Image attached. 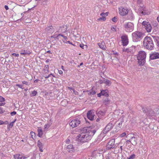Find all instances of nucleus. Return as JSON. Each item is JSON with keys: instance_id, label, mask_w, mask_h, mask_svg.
<instances>
[{"instance_id": "obj_19", "label": "nucleus", "mask_w": 159, "mask_h": 159, "mask_svg": "<svg viewBox=\"0 0 159 159\" xmlns=\"http://www.w3.org/2000/svg\"><path fill=\"white\" fill-rule=\"evenodd\" d=\"M101 94L102 95L107 97L109 96L108 91L107 90H102L101 91Z\"/></svg>"}, {"instance_id": "obj_13", "label": "nucleus", "mask_w": 159, "mask_h": 159, "mask_svg": "<svg viewBox=\"0 0 159 159\" xmlns=\"http://www.w3.org/2000/svg\"><path fill=\"white\" fill-rule=\"evenodd\" d=\"M137 13L139 15L142 16L146 15H149L150 13V11H138Z\"/></svg>"}, {"instance_id": "obj_30", "label": "nucleus", "mask_w": 159, "mask_h": 159, "mask_svg": "<svg viewBox=\"0 0 159 159\" xmlns=\"http://www.w3.org/2000/svg\"><path fill=\"white\" fill-rule=\"evenodd\" d=\"M48 67L49 66L48 65H45L44 67V70L45 73H47L48 72Z\"/></svg>"}, {"instance_id": "obj_49", "label": "nucleus", "mask_w": 159, "mask_h": 159, "mask_svg": "<svg viewBox=\"0 0 159 159\" xmlns=\"http://www.w3.org/2000/svg\"><path fill=\"white\" fill-rule=\"evenodd\" d=\"M153 25L155 27V29H157V23L156 22H155L154 23Z\"/></svg>"}, {"instance_id": "obj_8", "label": "nucleus", "mask_w": 159, "mask_h": 159, "mask_svg": "<svg viewBox=\"0 0 159 159\" xmlns=\"http://www.w3.org/2000/svg\"><path fill=\"white\" fill-rule=\"evenodd\" d=\"M142 25L144 26L147 31L148 32H150L151 31L152 27L150 23L146 21H144L142 23Z\"/></svg>"}, {"instance_id": "obj_7", "label": "nucleus", "mask_w": 159, "mask_h": 159, "mask_svg": "<svg viewBox=\"0 0 159 159\" xmlns=\"http://www.w3.org/2000/svg\"><path fill=\"white\" fill-rule=\"evenodd\" d=\"M142 110L143 112L146 113V115L150 116H152L154 115L155 112L152 109L148 107H142Z\"/></svg>"}, {"instance_id": "obj_15", "label": "nucleus", "mask_w": 159, "mask_h": 159, "mask_svg": "<svg viewBox=\"0 0 159 159\" xmlns=\"http://www.w3.org/2000/svg\"><path fill=\"white\" fill-rule=\"evenodd\" d=\"M137 139L135 137H132L127 141L130 142L133 145L135 146L137 144Z\"/></svg>"}, {"instance_id": "obj_42", "label": "nucleus", "mask_w": 159, "mask_h": 159, "mask_svg": "<svg viewBox=\"0 0 159 159\" xmlns=\"http://www.w3.org/2000/svg\"><path fill=\"white\" fill-rule=\"evenodd\" d=\"M5 100V99L2 96H0V102H3Z\"/></svg>"}, {"instance_id": "obj_35", "label": "nucleus", "mask_w": 159, "mask_h": 159, "mask_svg": "<svg viewBox=\"0 0 159 159\" xmlns=\"http://www.w3.org/2000/svg\"><path fill=\"white\" fill-rule=\"evenodd\" d=\"M37 91L35 90H34L32 92L31 96H34L37 95Z\"/></svg>"}, {"instance_id": "obj_36", "label": "nucleus", "mask_w": 159, "mask_h": 159, "mask_svg": "<svg viewBox=\"0 0 159 159\" xmlns=\"http://www.w3.org/2000/svg\"><path fill=\"white\" fill-rule=\"evenodd\" d=\"M106 20V18L104 17H100L98 19V21L102 20L103 21H105Z\"/></svg>"}, {"instance_id": "obj_26", "label": "nucleus", "mask_w": 159, "mask_h": 159, "mask_svg": "<svg viewBox=\"0 0 159 159\" xmlns=\"http://www.w3.org/2000/svg\"><path fill=\"white\" fill-rule=\"evenodd\" d=\"M154 41L157 42V45L158 47H159V38L157 36H154Z\"/></svg>"}, {"instance_id": "obj_41", "label": "nucleus", "mask_w": 159, "mask_h": 159, "mask_svg": "<svg viewBox=\"0 0 159 159\" xmlns=\"http://www.w3.org/2000/svg\"><path fill=\"white\" fill-rule=\"evenodd\" d=\"M116 27L115 26L114 27H112L111 28V30L113 32H116Z\"/></svg>"}, {"instance_id": "obj_39", "label": "nucleus", "mask_w": 159, "mask_h": 159, "mask_svg": "<svg viewBox=\"0 0 159 159\" xmlns=\"http://www.w3.org/2000/svg\"><path fill=\"white\" fill-rule=\"evenodd\" d=\"M109 131L108 130H107V129L105 128V129L102 131V133H103V134H106Z\"/></svg>"}, {"instance_id": "obj_29", "label": "nucleus", "mask_w": 159, "mask_h": 159, "mask_svg": "<svg viewBox=\"0 0 159 159\" xmlns=\"http://www.w3.org/2000/svg\"><path fill=\"white\" fill-rule=\"evenodd\" d=\"M123 121L121 120L118 123V125H117L118 129H119L122 127Z\"/></svg>"}, {"instance_id": "obj_5", "label": "nucleus", "mask_w": 159, "mask_h": 159, "mask_svg": "<svg viewBox=\"0 0 159 159\" xmlns=\"http://www.w3.org/2000/svg\"><path fill=\"white\" fill-rule=\"evenodd\" d=\"M123 26L125 31L127 32H131L134 29V24L130 22L125 23Z\"/></svg>"}, {"instance_id": "obj_18", "label": "nucleus", "mask_w": 159, "mask_h": 159, "mask_svg": "<svg viewBox=\"0 0 159 159\" xmlns=\"http://www.w3.org/2000/svg\"><path fill=\"white\" fill-rule=\"evenodd\" d=\"M14 157L15 159H25L26 158L25 157L20 154L15 155Z\"/></svg>"}, {"instance_id": "obj_16", "label": "nucleus", "mask_w": 159, "mask_h": 159, "mask_svg": "<svg viewBox=\"0 0 159 159\" xmlns=\"http://www.w3.org/2000/svg\"><path fill=\"white\" fill-rule=\"evenodd\" d=\"M67 151H68L69 152H74L75 150L74 148L73 147L72 145L70 144L68 145L67 147Z\"/></svg>"}, {"instance_id": "obj_3", "label": "nucleus", "mask_w": 159, "mask_h": 159, "mask_svg": "<svg viewBox=\"0 0 159 159\" xmlns=\"http://www.w3.org/2000/svg\"><path fill=\"white\" fill-rule=\"evenodd\" d=\"M146 54L144 51H140L137 56L138 63L139 65L143 66L145 62Z\"/></svg>"}, {"instance_id": "obj_38", "label": "nucleus", "mask_w": 159, "mask_h": 159, "mask_svg": "<svg viewBox=\"0 0 159 159\" xmlns=\"http://www.w3.org/2000/svg\"><path fill=\"white\" fill-rule=\"evenodd\" d=\"M15 122V121H14L10 124L9 125L8 127L10 128H11L13 126V123Z\"/></svg>"}, {"instance_id": "obj_17", "label": "nucleus", "mask_w": 159, "mask_h": 159, "mask_svg": "<svg viewBox=\"0 0 159 159\" xmlns=\"http://www.w3.org/2000/svg\"><path fill=\"white\" fill-rule=\"evenodd\" d=\"M99 47L103 50H105L106 46L104 42H102L101 43H98Z\"/></svg>"}, {"instance_id": "obj_22", "label": "nucleus", "mask_w": 159, "mask_h": 159, "mask_svg": "<svg viewBox=\"0 0 159 159\" xmlns=\"http://www.w3.org/2000/svg\"><path fill=\"white\" fill-rule=\"evenodd\" d=\"M142 2V0H138L137 1V4H138V5H139V7H141L143 10L144 9L145 7Z\"/></svg>"}, {"instance_id": "obj_9", "label": "nucleus", "mask_w": 159, "mask_h": 159, "mask_svg": "<svg viewBox=\"0 0 159 159\" xmlns=\"http://www.w3.org/2000/svg\"><path fill=\"white\" fill-rule=\"evenodd\" d=\"M80 123V121L78 118L72 120L69 123V125L72 128H74L78 126Z\"/></svg>"}, {"instance_id": "obj_14", "label": "nucleus", "mask_w": 159, "mask_h": 159, "mask_svg": "<svg viewBox=\"0 0 159 159\" xmlns=\"http://www.w3.org/2000/svg\"><path fill=\"white\" fill-rule=\"evenodd\" d=\"M45 30L46 32L49 33H52L55 31V29L52 25L47 27Z\"/></svg>"}, {"instance_id": "obj_20", "label": "nucleus", "mask_w": 159, "mask_h": 159, "mask_svg": "<svg viewBox=\"0 0 159 159\" xmlns=\"http://www.w3.org/2000/svg\"><path fill=\"white\" fill-rule=\"evenodd\" d=\"M134 48V47H131L129 48H124L123 49L122 51L123 52H127V53H129V52H131Z\"/></svg>"}, {"instance_id": "obj_21", "label": "nucleus", "mask_w": 159, "mask_h": 159, "mask_svg": "<svg viewBox=\"0 0 159 159\" xmlns=\"http://www.w3.org/2000/svg\"><path fill=\"white\" fill-rule=\"evenodd\" d=\"M112 123L111 122H109L106 126L105 128L107 130L109 131L113 127Z\"/></svg>"}, {"instance_id": "obj_60", "label": "nucleus", "mask_w": 159, "mask_h": 159, "mask_svg": "<svg viewBox=\"0 0 159 159\" xmlns=\"http://www.w3.org/2000/svg\"><path fill=\"white\" fill-rule=\"evenodd\" d=\"M4 7L6 10H7L9 9L8 6L7 5H5L4 6Z\"/></svg>"}, {"instance_id": "obj_25", "label": "nucleus", "mask_w": 159, "mask_h": 159, "mask_svg": "<svg viewBox=\"0 0 159 159\" xmlns=\"http://www.w3.org/2000/svg\"><path fill=\"white\" fill-rule=\"evenodd\" d=\"M104 83L107 86H110L111 84V81L107 79H104Z\"/></svg>"}, {"instance_id": "obj_10", "label": "nucleus", "mask_w": 159, "mask_h": 159, "mask_svg": "<svg viewBox=\"0 0 159 159\" xmlns=\"http://www.w3.org/2000/svg\"><path fill=\"white\" fill-rule=\"evenodd\" d=\"M122 45L123 46H126L128 43V39L127 35H122L121 37Z\"/></svg>"}, {"instance_id": "obj_40", "label": "nucleus", "mask_w": 159, "mask_h": 159, "mask_svg": "<svg viewBox=\"0 0 159 159\" xmlns=\"http://www.w3.org/2000/svg\"><path fill=\"white\" fill-rule=\"evenodd\" d=\"M135 155L134 154H132L131 155L128 159H133L135 158Z\"/></svg>"}, {"instance_id": "obj_64", "label": "nucleus", "mask_w": 159, "mask_h": 159, "mask_svg": "<svg viewBox=\"0 0 159 159\" xmlns=\"http://www.w3.org/2000/svg\"><path fill=\"white\" fill-rule=\"evenodd\" d=\"M39 81V80H38V79H36V80H35L34 81V83H37L38 82V81Z\"/></svg>"}, {"instance_id": "obj_31", "label": "nucleus", "mask_w": 159, "mask_h": 159, "mask_svg": "<svg viewBox=\"0 0 159 159\" xmlns=\"http://www.w3.org/2000/svg\"><path fill=\"white\" fill-rule=\"evenodd\" d=\"M110 102V100L108 98H106L103 100V103H105V105H107L109 104Z\"/></svg>"}, {"instance_id": "obj_23", "label": "nucleus", "mask_w": 159, "mask_h": 159, "mask_svg": "<svg viewBox=\"0 0 159 159\" xmlns=\"http://www.w3.org/2000/svg\"><path fill=\"white\" fill-rule=\"evenodd\" d=\"M37 131L38 132V136L40 137H41L43 134V131L41 127L38 128Z\"/></svg>"}, {"instance_id": "obj_6", "label": "nucleus", "mask_w": 159, "mask_h": 159, "mask_svg": "<svg viewBox=\"0 0 159 159\" xmlns=\"http://www.w3.org/2000/svg\"><path fill=\"white\" fill-rule=\"evenodd\" d=\"M115 139H112L110 140L106 145V149L108 150L111 149L116 148V145H115Z\"/></svg>"}, {"instance_id": "obj_53", "label": "nucleus", "mask_w": 159, "mask_h": 159, "mask_svg": "<svg viewBox=\"0 0 159 159\" xmlns=\"http://www.w3.org/2000/svg\"><path fill=\"white\" fill-rule=\"evenodd\" d=\"M12 55L15 57H18L19 56V54H16L15 53H13Z\"/></svg>"}, {"instance_id": "obj_2", "label": "nucleus", "mask_w": 159, "mask_h": 159, "mask_svg": "<svg viewBox=\"0 0 159 159\" xmlns=\"http://www.w3.org/2000/svg\"><path fill=\"white\" fill-rule=\"evenodd\" d=\"M153 41H154V36H152L151 37L146 36L143 41L144 46L148 49H153L154 47Z\"/></svg>"}, {"instance_id": "obj_12", "label": "nucleus", "mask_w": 159, "mask_h": 159, "mask_svg": "<svg viewBox=\"0 0 159 159\" xmlns=\"http://www.w3.org/2000/svg\"><path fill=\"white\" fill-rule=\"evenodd\" d=\"M150 58L151 60H154L159 58V53L154 52L150 55Z\"/></svg>"}, {"instance_id": "obj_58", "label": "nucleus", "mask_w": 159, "mask_h": 159, "mask_svg": "<svg viewBox=\"0 0 159 159\" xmlns=\"http://www.w3.org/2000/svg\"><path fill=\"white\" fill-rule=\"evenodd\" d=\"M58 73L59 74L62 75L63 74V71L61 70H58Z\"/></svg>"}, {"instance_id": "obj_50", "label": "nucleus", "mask_w": 159, "mask_h": 159, "mask_svg": "<svg viewBox=\"0 0 159 159\" xmlns=\"http://www.w3.org/2000/svg\"><path fill=\"white\" fill-rule=\"evenodd\" d=\"M63 42L65 43H68L70 44H72V45H73V44L72 43H71V42H70L69 41H64Z\"/></svg>"}, {"instance_id": "obj_63", "label": "nucleus", "mask_w": 159, "mask_h": 159, "mask_svg": "<svg viewBox=\"0 0 159 159\" xmlns=\"http://www.w3.org/2000/svg\"><path fill=\"white\" fill-rule=\"evenodd\" d=\"M97 95L98 97H100L101 96H102V95H101V93L100 92V93H98L97 94Z\"/></svg>"}, {"instance_id": "obj_4", "label": "nucleus", "mask_w": 159, "mask_h": 159, "mask_svg": "<svg viewBox=\"0 0 159 159\" xmlns=\"http://www.w3.org/2000/svg\"><path fill=\"white\" fill-rule=\"evenodd\" d=\"M143 34L141 32L136 31L132 34V40L134 42H136L140 41L143 37Z\"/></svg>"}, {"instance_id": "obj_57", "label": "nucleus", "mask_w": 159, "mask_h": 159, "mask_svg": "<svg viewBox=\"0 0 159 159\" xmlns=\"http://www.w3.org/2000/svg\"><path fill=\"white\" fill-rule=\"evenodd\" d=\"M16 86L20 88L23 89V88H22V85H21L18 84L16 85Z\"/></svg>"}, {"instance_id": "obj_46", "label": "nucleus", "mask_w": 159, "mask_h": 159, "mask_svg": "<svg viewBox=\"0 0 159 159\" xmlns=\"http://www.w3.org/2000/svg\"><path fill=\"white\" fill-rule=\"evenodd\" d=\"M98 114H100L102 116L104 114V113L101 111H99L98 112Z\"/></svg>"}, {"instance_id": "obj_54", "label": "nucleus", "mask_w": 159, "mask_h": 159, "mask_svg": "<svg viewBox=\"0 0 159 159\" xmlns=\"http://www.w3.org/2000/svg\"><path fill=\"white\" fill-rule=\"evenodd\" d=\"M84 46L85 45L83 44H80V47L83 49H84Z\"/></svg>"}, {"instance_id": "obj_51", "label": "nucleus", "mask_w": 159, "mask_h": 159, "mask_svg": "<svg viewBox=\"0 0 159 159\" xmlns=\"http://www.w3.org/2000/svg\"><path fill=\"white\" fill-rule=\"evenodd\" d=\"M98 82H99V83L101 84H102L103 83H104V80H99Z\"/></svg>"}, {"instance_id": "obj_28", "label": "nucleus", "mask_w": 159, "mask_h": 159, "mask_svg": "<svg viewBox=\"0 0 159 159\" xmlns=\"http://www.w3.org/2000/svg\"><path fill=\"white\" fill-rule=\"evenodd\" d=\"M37 146L39 148H41V147H43V144L41 143L39 140H38L37 142Z\"/></svg>"}, {"instance_id": "obj_61", "label": "nucleus", "mask_w": 159, "mask_h": 159, "mask_svg": "<svg viewBox=\"0 0 159 159\" xmlns=\"http://www.w3.org/2000/svg\"><path fill=\"white\" fill-rule=\"evenodd\" d=\"M43 147H41V148H39V151L40 152H43Z\"/></svg>"}, {"instance_id": "obj_37", "label": "nucleus", "mask_w": 159, "mask_h": 159, "mask_svg": "<svg viewBox=\"0 0 159 159\" xmlns=\"http://www.w3.org/2000/svg\"><path fill=\"white\" fill-rule=\"evenodd\" d=\"M117 16H115L113 18H112L111 19L112 21L116 22L117 21Z\"/></svg>"}, {"instance_id": "obj_52", "label": "nucleus", "mask_w": 159, "mask_h": 159, "mask_svg": "<svg viewBox=\"0 0 159 159\" xmlns=\"http://www.w3.org/2000/svg\"><path fill=\"white\" fill-rule=\"evenodd\" d=\"M61 36L63 37V38H64V37L65 36L63 35V34H58V37H57V38H59V37H60Z\"/></svg>"}, {"instance_id": "obj_33", "label": "nucleus", "mask_w": 159, "mask_h": 159, "mask_svg": "<svg viewBox=\"0 0 159 159\" xmlns=\"http://www.w3.org/2000/svg\"><path fill=\"white\" fill-rule=\"evenodd\" d=\"M58 35L56 34V33H55L52 36H51V38H54L57 39L59 40V38H57L58 37Z\"/></svg>"}, {"instance_id": "obj_55", "label": "nucleus", "mask_w": 159, "mask_h": 159, "mask_svg": "<svg viewBox=\"0 0 159 159\" xmlns=\"http://www.w3.org/2000/svg\"><path fill=\"white\" fill-rule=\"evenodd\" d=\"M68 89L70 90H72L73 91V92H75V90L74 89H73V88L72 87H68Z\"/></svg>"}, {"instance_id": "obj_47", "label": "nucleus", "mask_w": 159, "mask_h": 159, "mask_svg": "<svg viewBox=\"0 0 159 159\" xmlns=\"http://www.w3.org/2000/svg\"><path fill=\"white\" fill-rule=\"evenodd\" d=\"M20 54L21 55H25L26 54H28L26 51L24 50L23 52H21Z\"/></svg>"}, {"instance_id": "obj_27", "label": "nucleus", "mask_w": 159, "mask_h": 159, "mask_svg": "<svg viewBox=\"0 0 159 159\" xmlns=\"http://www.w3.org/2000/svg\"><path fill=\"white\" fill-rule=\"evenodd\" d=\"M96 93V92L93 90V89H91L90 91H88V94L89 95H93L95 94Z\"/></svg>"}, {"instance_id": "obj_1", "label": "nucleus", "mask_w": 159, "mask_h": 159, "mask_svg": "<svg viewBox=\"0 0 159 159\" xmlns=\"http://www.w3.org/2000/svg\"><path fill=\"white\" fill-rule=\"evenodd\" d=\"M82 131L76 137V139L78 142L84 143L90 140L96 130L92 129L91 127H84Z\"/></svg>"}, {"instance_id": "obj_59", "label": "nucleus", "mask_w": 159, "mask_h": 159, "mask_svg": "<svg viewBox=\"0 0 159 159\" xmlns=\"http://www.w3.org/2000/svg\"><path fill=\"white\" fill-rule=\"evenodd\" d=\"M22 3H24L25 2V0H19Z\"/></svg>"}, {"instance_id": "obj_43", "label": "nucleus", "mask_w": 159, "mask_h": 159, "mask_svg": "<svg viewBox=\"0 0 159 159\" xmlns=\"http://www.w3.org/2000/svg\"><path fill=\"white\" fill-rule=\"evenodd\" d=\"M126 135L125 132H124L120 135V136L121 137H125Z\"/></svg>"}, {"instance_id": "obj_32", "label": "nucleus", "mask_w": 159, "mask_h": 159, "mask_svg": "<svg viewBox=\"0 0 159 159\" xmlns=\"http://www.w3.org/2000/svg\"><path fill=\"white\" fill-rule=\"evenodd\" d=\"M50 125H51V124H50V123L49 124H48L47 125H46V124L44 126V131L46 130L50 126Z\"/></svg>"}, {"instance_id": "obj_48", "label": "nucleus", "mask_w": 159, "mask_h": 159, "mask_svg": "<svg viewBox=\"0 0 159 159\" xmlns=\"http://www.w3.org/2000/svg\"><path fill=\"white\" fill-rule=\"evenodd\" d=\"M30 134H31V135L32 136V138H33V139H34V138H33V136L35 135V133H34V132L32 131L30 132Z\"/></svg>"}, {"instance_id": "obj_11", "label": "nucleus", "mask_w": 159, "mask_h": 159, "mask_svg": "<svg viewBox=\"0 0 159 159\" xmlns=\"http://www.w3.org/2000/svg\"><path fill=\"white\" fill-rule=\"evenodd\" d=\"M94 110H90L87 113V117L88 118L91 120H93L94 119Z\"/></svg>"}, {"instance_id": "obj_34", "label": "nucleus", "mask_w": 159, "mask_h": 159, "mask_svg": "<svg viewBox=\"0 0 159 159\" xmlns=\"http://www.w3.org/2000/svg\"><path fill=\"white\" fill-rule=\"evenodd\" d=\"M108 12H106V13H102L100 14V16L102 17H105V16H107L108 15Z\"/></svg>"}, {"instance_id": "obj_44", "label": "nucleus", "mask_w": 159, "mask_h": 159, "mask_svg": "<svg viewBox=\"0 0 159 159\" xmlns=\"http://www.w3.org/2000/svg\"><path fill=\"white\" fill-rule=\"evenodd\" d=\"M4 111L3 110L2 108L0 107V113L2 114L3 113Z\"/></svg>"}, {"instance_id": "obj_24", "label": "nucleus", "mask_w": 159, "mask_h": 159, "mask_svg": "<svg viewBox=\"0 0 159 159\" xmlns=\"http://www.w3.org/2000/svg\"><path fill=\"white\" fill-rule=\"evenodd\" d=\"M119 14L121 16H124L126 15L128 12V11H119Z\"/></svg>"}, {"instance_id": "obj_62", "label": "nucleus", "mask_w": 159, "mask_h": 159, "mask_svg": "<svg viewBox=\"0 0 159 159\" xmlns=\"http://www.w3.org/2000/svg\"><path fill=\"white\" fill-rule=\"evenodd\" d=\"M4 122H3L2 121L0 120V125L3 124H4Z\"/></svg>"}, {"instance_id": "obj_45", "label": "nucleus", "mask_w": 159, "mask_h": 159, "mask_svg": "<svg viewBox=\"0 0 159 159\" xmlns=\"http://www.w3.org/2000/svg\"><path fill=\"white\" fill-rule=\"evenodd\" d=\"M16 112L15 111H13L12 112H11V116H13L15 115H16Z\"/></svg>"}, {"instance_id": "obj_56", "label": "nucleus", "mask_w": 159, "mask_h": 159, "mask_svg": "<svg viewBox=\"0 0 159 159\" xmlns=\"http://www.w3.org/2000/svg\"><path fill=\"white\" fill-rule=\"evenodd\" d=\"M22 83L24 84L28 85V82L25 81H23L22 82Z\"/></svg>"}]
</instances>
